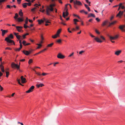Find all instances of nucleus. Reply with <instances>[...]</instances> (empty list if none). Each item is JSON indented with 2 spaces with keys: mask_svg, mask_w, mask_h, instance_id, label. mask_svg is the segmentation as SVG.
Instances as JSON below:
<instances>
[{
  "mask_svg": "<svg viewBox=\"0 0 125 125\" xmlns=\"http://www.w3.org/2000/svg\"><path fill=\"white\" fill-rule=\"evenodd\" d=\"M13 38V36L12 34H10L8 37H6L5 40L8 43L7 44L10 46V45H15V42L14 41L11 40Z\"/></svg>",
  "mask_w": 125,
  "mask_h": 125,
  "instance_id": "obj_1",
  "label": "nucleus"
},
{
  "mask_svg": "<svg viewBox=\"0 0 125 125\" xmlns=\"http://www.w3.org/2000/svg\"><path fill=\"white\" fill-rule=\"evenodd\" d=\"M55 6L54 4H52L50 5L49 6H47L46 9V14L48 15H50V12L53 11V7Z\"/></svg>",
  "mask_w": 125,
  "mask_h": 125,
  "instance_id": "obj_2",
  "label": "nucleus"
},
{
  "mask_svg": "<svg viewBox=\"0 0 125 125\" xmlns=\"http://www.w3.org/2000/svg\"><path fill=\"white\" fill-rule=\"evenodd\" d=\"M16 37L19 40V42L20 44H22L21 41L20 40L22 39V37H21L20 35H19L18 34V33H16Z\"/></svg>",
  "mask_w": 125,
  "mask_h": 125,
  "instance_id": "obj_3",
  "label": "nucleus"
},
{
  "mask_svg": "<svg viewBox=\"0 0 125 125\" xmlns=\"http://www.w3.org/2000/svg\"><path fill=\"white\" fill-rule=\"evenodd\" d=\"M18 14L16 13V20L18 22H22L23 21V19L20 18H18Z\"/></svg>",
  "mask_w": 125,
  "mask_h": 125,
  "instance_id": "obj_4",
  "label": "nucleus"
},
{
  "mask_svg": "<svg viewBox=\"0 0 125 125\" xmlns=\"http://www.w3.org/2000/svg\"><path fill=\"white\" fill-rule=\"evenodd\" d=\"M34 86H31L29 88V89L26 91V92L27 93H29L33 91V89L34 88Z\"/></svg>",
  "mask_w": 125,
  "mask_h": 125,
  "instance_id": "obj_5",
  "label": "nucleus"
},
{
  "mask_svg": "<svg viewBox=\"0 0 125 125\" xmlns=\"http://www.w3.org/2000/svg\"><path fill=\"white\" fill-rule=\"evenodd\" d=\"M22 28L23 27L21 26H16V29L19 32H23V31L22 30Z\"/></svg>",
  "mask_w": 125,
  "mask_h": 125,
  "instance_id": "obj_6",
  "label": "nucleus"
},
{
  "mask_svg": "<svg viewBox=\"0 0 125 125\" xmlns=\"http://www.w3.org/2000/svg\"><path fill=\"white\" fill-rule=\"evenodd\" d=\"M74 4H76L79 5H82V4L81 2L79 1H78L77 0L75 1H73Z\"/></svg>",
  "mask_w": 125,
  "mask_h": 125,
  "instance_id": "obj_7",
  "label": "nucleus"
},
{
  "mask_svg": "<svg viewBox=\"0 0 125 125\" xmlns=\"http://www.w3.org/2000/svg\"><path fill=\"white\" fill-rule=\"evenodd\" d=\"M21 83H24L26 82V79L23 77V76H21Z\"/></svg>",
  "mask_w": 125,
  "mask_h": 125,
  "instance_id": "obj_8",
  "label": "nucleus"
},
{
  "mask_svg": "<svg viewBox=\"0 0 125 125\" xmlns=\"http://www.w3.org/2000/svg\"><path fill=\"white\" fill-rule=\"evenodd\" d=\"M1 31H2V36H4L5 34L8 32V31L7 30H3L2 29L1 30Z\"/></svg>",
  "mask_w": 125,
  "mask_h": 125,
  "instance_id": "obj_9",
  "label": "nucleus"
},
{
  "mask_svg": "<svg viewBox=\"0 0 125 125\" xmlns=\"http://www.w3.org/2000/svg\"><path fill=\"white\" fill-rule=\"evenodd\" d=\"M68 10V9H67L65 11V13L64 12L62 14V16L64 18H65V17L67 16L68 15V12H67V11Z\"/></svg>",
  "mask_w": 125,
  "mask_h": 125,
  "instance_id": "obj_10",
  "label": "nucleus"
},
{
  "mask_svg": "<svg viewBox=\"0 0 125 125\" xmlns=\"http://www.w3.org/2000/svg\"><path fill=\"white\" fill-rule=\"evenodd\" d=\"M57 57L58 58L62 59L64 58L65 57L61 53H59L58 54Z\"/></svg>",
  "mask_w": 125,
  "mask_h": 125,
  "instance_id": "obj_11",
  "label": "nucleus"
},
{
  "mask_svg": "<svg viewBox=\"0 0 125 125\" xmlns=\"http://www.w3.org/2000/svg\"><path fill=\"white\" fill-rule=\"evenodd\" d=\"M118 35H116L114 37H113L111 36H110L109 38L110 40H113L115 39H117L118 38Z\"/></svg>",
  "mask_w": 125,
  "mask_h": 125,
  "instance_id": "obj_12",
  "label": "nucleus"
},
{
  "mask_svg": "<svg viewBox=\"0 0 125 125\" xmlns=\"http://www.w3.org/2000/svg\"><path fill=\"white\" fill-rule=\"evenodd\" d=\"M125 25H121L119 26V28L122 31H125V30L124 29V28H125Z\"/></svg>",
  "mask_w": 125,
  "mask_h": 125,
  "instance_id": "obj_13",
  "label": "nucleus"
},
{
  "mask_svg": "<svg viewBox=\"0 0 125 125\" xmlns=\"http://www.w3.org/2000/svg\"><path fill=\"white\" fill-rule=\"evenodd\" d=\"M94 39L96 41L98 42L101 43L102 42V41L99 38L97 37H95L94 38Z\"/></svg>",
  "mask_w": 125,
  "mask_h": 125,
  "instance_id": "obj_14",
  "label": "nucleus"
},
{
  "mask_svg": "<svg viewBox=\"0 0 125 125\" xmlns=\"http://www.w3.org/2000/svg\"><path fill=\"white\" fill-rule=\"evenodd\" d=\"M123 11L122 12L120 10L119 11L118 13L117 14L116 17H121V15H122L123 13Z\"/></svg>",
  "mask_w": 125,
  "mask_h": 125,
  "instance_id": "obj_15",
  "label": "nucleus"
},
{
  "mask_svg": "<svg viewBox=\"0 0 125 125\" xmlns=\"http://www.w3.org/2000/svg\"><path fill=\"white\" fill-rule=\"evenodd\" d=\"M23 53L26 55H28L30 54L29 52L27 51L24 50L22 51Z\"/></svg>",
  "mask_w": 125,
  "mask_h": 125,
  "instance_id": "obj_16",
  "label": "nucleus"
},
{
  "mask_svg": "<svg viewBox=\"0 0 125 125\" xmlns=\"http://www.w3.org/2000/svg\"><path fill=\"white\" fill-rule=\"evenodd\" d=\"M20 62L19 63V65H18V64H16V69H17V70H19V71L20 72H22V71L20 69Z\"/></svg>",
  "mask_w": 125,
  "mask_h": 125,
  "instance_id": "obj_17",
  "label": "nucleus"
},
{
  "mask_svg": "<svg viewBox=\"0 0 125 125\" xmlns=\"http://www.w3.org/2000/svg\"><path fill=\"white\" fill-rule=\"evenodd\" d=\"M108 22V20H106L104 21L103 22L102 25L103 26H104L106 25V24Z\"/></svg>",
  "mask_w": 125,
  "mask_h": 125,
  "instance_id": "obj_18",
  "label": "nucleus"
},
{
  "mask_svg": "<svg viewBox=\"0 0 125 125\" xmlns=\"http://www.w3.org/2000/svg\"><path fill=\"white\" fill-rule=\"evenodd\" d=\"M91 17H92L94 18L95 17V16L92 13H90L89 14L88 17L89 18Z\"/></svg>",
  "mask_w": 125,
  "mask_h": 125,
  "instance_id": "obj_19",
  "label": "nucleus"
},
{
  "mask_svg": "<svg viewBox=\"0 0 125 125\" xmlns=\"http://www.w3.org/2000/svg\"><path fill=\"white\" fill-rule=\"evenodd\" d=\"M121 51L119 50L116 52L115 53V54L117 55H118L121 52Z\"/></svg>",
  "mask_w": 125,
  "mask_h": 125,
  "instance_id": "obj_20",
  "label": "nucleus"
},
{
  "mask_svg": "<svg viewBox=\"0 0 125 125\" xmlns=\"http://www.w3.org/2000/svg\"><path fill=\"white\" fill-rule=\"evenodd\" d=\"M11 66L12 68H16V64L14 62H12L11 64Z\"/></svg>",
  "mask_w": 125,
  "mask_h": 125,
  "instance_id": "obj_21",
  "label": "nucleus"
},
{
  "mask_svg": "<svg viewBox=\"0 0 125 125\" xmlns=\"http://www.w3.org/2000/svg\"><path fill=\"white\" fill-rule=\"evenodd\" d=\"M19 14L20 16L21 17L22 16H23V13L22 12V10H21L20 9V10L19 12Z\"/></svg>",
  "mask_w": 125,
  "mask_h": 125,
  "instance_id": "obj_22",
  "label": "nucleus"
},
{
  "mask_svg": "<svg viewBox=\"0 0 125 125\" xmlns=\"http://www.w3.org/2000/svg\"><path fill=\"white\" fill-rule=\"evenodd\" d=\"M44 85L43 84H42V83H40L39 84H37L36 85V86L38 88H39V87H42Z\"/></svg>",
  "mask_w": 125,
  "mask_h": 125,
  "instance_id": "obj_23",
  "label": "nucleus"
},
{
  "mask_svg": "<svg viewBox=\"0 0 125 125\" xmlns=\"http://www.w3.org/2000/svg\"><path fill=\"white\" fill-rule=\"evenodd\" d=\"M47 50L46 48H45L44 49V50L40 51V52H38V53H36L34 55H37L38 54H39L40 53H42L43 52H44L46 50Z\"/></svg>",
  "mask_w": 125,
  "mask_h": 125,
  "instance_id": "obj_24",
  "label": "nucleus"
},
{
  "mask_svg": "<svg viewBox=\"0 0 125 125\" xmlns=\"http://www.w3.org/2000/svg\"><path fill=\"white\" fill-rule=\"evenodd\" d=\"M59 35H58L56 34L54 35H52V37L54 39H55L57 37H59Z\"/></svg>",
  "mask_w": 125,
  "mask_h": 125,
  "instance_id": "obj_25",
  "label": "nucleus"
},
{
  "mask_svg": "<svg viewBox=\"0 0 125 125\" xmlns=\"http://www.w3.org/2000/svg\"><path fill=\"white\" fill-rule=\"evenodd\" d=\"M84 5L85 7L88 9V11H90V8L88 7V6L87 5L85 4H84Z\"/></svg>",
  "mask_w": 125,
  "mask_h": 125,
  "instance_id": "obj_26",
  "label": "nucleus"
},
{
  "mask_svg": "<svg viewBox=\"0 0 125 125\" xmlns=\"http://www.w3.org/2000/svg\"><path fill=\"white\" fill-rule=\"evenodd\" d=\"M38 23L39 24H41L42 23H43L44 22V21L41 19V20H39L38 21Z\"/></svg>",
  "mask_w": 125,
  "mask_h": 125,
  "instance_id": "obj_27",
  "label": "nucleus"
},
{
  "mask_svg": "<svg viewBox=\"0 0 125 125\" xmlns=\"http://www.w3.org/2000/svg\"><path fill=\"white\" fill-rule=\"evenodd\" d=\"M43 21H44L46 23H50V22H49V21L46 19H45V18H44L43 19Z\"/></svg>",
  "mask_w": 125,
  "mask_h": 125,
  "instance_id": "obj_28",
  "label": "nucleus"
},
{
  "mask_svg": "<svg viewBox=\"0 0 125 125\" xmlns=\"http://www.w3.org/2000/svg\"><path fill=\"white\" fill-rule=\"evenodd\" d=\"M116 21H114L111 23H110L109 22V26H111V25H113L115 23H116Z\"/></svg>",
  "mask_w": 125,
  "mask_h": 125,
  "instance_id": "obj_29",
  "label": "nucleus"
},
{
  "mask_svg": "<svg viewBox=\"0 0 125 125\" xmlns=\"http://www.w3.org/2000/svg\"><path fill=\"white\" fill-rule=\"evenodd\" d=\"M54 43H52L50 44H48L47 45V47H51L52 45Z\"/></svg>",
  "mask_w": 125,
  "mask_h": 125,
  "instance_id": "obj_30",
  "label": "nucleus"
},
{
  "mask_svg": "<svg viewBox=\"0 0 125 125\" xmlns=\"http://www.w3.org/2000/svg\"><path fill=\"white\" fill-rule=\"evenodd\" d=\"M17 81L18 82V83L20 84V85H21L22 86H23L24 85L23 84H22L20 82V79H17Z\"/></svg>",
  "mask_w": 125,
  "mask_h": 125,
  "instance_id": "obj_31",
  "label": "nucleus"
},
{
  "mask_svg": "<svg viewBox=\"0 0 125 125\" xmlns=\"http://www.w3.org/2000/svg\"><path fill=\"white\" fill-rule=\"evenodd\" d=\"M61 30L60 29H59L57 31L56 34L58 35H59V34L61 32Z\"/></svg>",
  "mask_w": 125,
  "mask_h": 125,
  "instance_id": "obj_32",
  "label": "nucleus"
},
{
  "mask_svg": "<svg viewBox=\"0 0 125 125\" xmlns=\"http://www.w3.org/2000/svg\"><path fill=\"white\" fill-rule=\"evenodd\" d=\"M26 24H25L24 25V27L25 29H27V28H30V27L26 25Z\"/></svg>",
  "mask_w": 125,
  "mask_h": 125,
  "instance_id": "obj_33",
  "label": "nucleus"
},
{
  "mask_svg": "<svg viewBox=\"0 0 125 125\" xmlns=\"http://www.w3.org/2000/svg\"><path fill=\"white\" fill-rule=\"evenodd\" d=\"M122 3H120L119 4V7L118 8V10H119L120 9V8H121V6H122Z\"/></svg>",
  "mask_w": 125,
  "mask_h": 125,
  "instance_id": "obj_34",
  "label": "nucleus"
},
{
  "mask_svg": "<svg viewBox=\"0 0 125 125\" xmlns=\"http://www.w3.org/2000/svg\"><path fill=\"white\" fill-rule=\"evenodd\" d=\"M22 6L24 8H26L27 7L26 4H25V3L23 4Z\"/></svg>",
  "mask_w": 125,
  "mask_h": 125,
  "instance_id": "obj_35",
  "label": "nucleus"
},
{
  "mask_svg": "<svg viewBox=\"0 0 125 125\" xmlns=\"http://www.w3.org/2000/svg\"><path fill=\"white\" fill-rule=\"evenodd\" d=\"M26 42L25 41H23L22 42V43L24 45L26 46Z\"/></svg>",
  "mask_w": 125,
  "mask_h": 125,
  "instance_id": "obj_36",
  "label": "nucleus"
},
{
  "mask_svg": "<svg viewBox=\"0 0 125 125\" xmlns=\"http://www.w3.org/2000/svg\"><path fill=\"white\" fill-rule=\"evenodd\" d=\"M17 3L18 4H20L21 1V0H17Z\"/></svg>",
  "mask_w": 125,
  "mask_h": 125,
  "instance_id": "obj_37",
  "label": "nucleus"
},
{
  "mask_svg": "<svg viewBox=\"0 0 125 125\" xmlns=\"http://www.w3.org/2000/svg\"><path fill=\"white\" fill-rule=\"evenodd\" d=\"M6 77H8L9 73V72L6 71Z\"/></svg>",
  "mask_w": 125,
  "mask_h": 125,
  "instance_id": "obj_38",
  "label": "nucleus"
},
{
  "mask_svg": "<svg viewBox=\"0 0 125 125\" xmlns=\"http://www.w3.org/2000/svg\"><path fill=\"white\" fill-rule=\"evenodd\" d=\"M37 44L38 46L37 47V49H39L40 48V47L42 46L41 44Z\"/></svg>",
  "mask_w": 125,
  "mask_h": 125,
  "instance_id": "obj_39",
  "label": "nucleus"
},
{
  "mask_svg": "<svg viewBox=\"0 0 125 125\" xmlns=\"http://www.w3.org/2000/svg\"><path fill=\"white\" fill-rule=\"evenodd\" d=\"M25 4H26L27 5H28L29 6H30L31 5V3L30 2L29 3H25Z\"/></svg>",
  "mask_w": 125,
  "mask_h": 125,
  "instance_id": "obj_40",
  "label": "nucleus"
},
{
  "mask_svg": "<svg viewBox=\"0 0 125 125\" xmlns=\"http://www.w3.org/2000/svg\"><path fill=\"white\" fill-rule=\"evenodd\" d=\"M28 18H26V20L25 21V24H27L28 23Z\"/></svg>",
  "mask_w": 125,
  "mask_h": 125,
  "instance_id": "obj_41",
  "label": "nucleus"
},
{
  "mask_svg": "<svg viewBox=\"0 0 125 125\" xmlns=\"http://www.w3.org/2000/svg\"><path fill=\"white\" fill-rule=\"evenodd\" d=\"M32 62V59H30L28 63L29 64H30Z\"/></svg>",
  "mask_w": 125,
  "mask_h": 125,
  "instance_id": "obj_42",
  "label": "nucleus"
},
{
  "mask_svg": "<svg viewBox=\"0 0 125 125\" xmlns=\"http://www.w3.org/2000/svg\"><path fill=\"white\" fill-rule=\"evenodd\" d=\"M37 5H38L39 6H41V4H39L38 5V4H35L34 5V6H36V7H37L38 8L39 7L37 6Z\"/></svg>",
  "mask_w": 125,
  "mask_h": 125,
  "instance_id": "obj_43",
  "label": "nucleus"
},
{
  "mask_svg": "<svg viewBox=\"0 0 125 125\" xmlns=\"http://www.w3.org/2000/svg\"><path fill=\"white\" fill-rule=\"evenodd\" d=\"M95 32L97 34H99L100 33V32L97 30L95 29Z\"/></svg>",
  "mask_w": 125,
  "mask_h": 125,
  "instance_id": "obj_44",
  "label": "nucleus"
},
{
  "mask_svg": "<svg viewBox=\"0 0 125 125\" xmlns=\"http://www.w3.org/2000/svg\"><path fill=\"white\" fill-rule=\"evenodd\" d=\"M57 42L58 43H60L61 42V40L60 39H59L57 41Z\"/></svg>",
  "mask_w": 125,
  "mask_h": 125,
  "instance_id": "obj_45",
  "label": "nucleus"
},
{
  "mask_svg": "<svg viewBox=\"0 0 125 125\" xmlns=\"http://www.w3.org/2000/svg\"><path fill=\"white\" fill-rule=\"evenodd\" d=\"M84 51H82L79 52V54H82V53H83Z\"/></svg>",
  "mask_w": 125,
  "mask_h": 125,
  "instance_id": "obj_46",
  "label": "nucleus"
},
{
  "mask_svg": "<svg viewBox=\"0 0 125 125\" xmlns=\"http://www.w3.org/2000/svg\"><path fill=\"white\" fill-rule=\"evenodd\" d=\"M74 53L73 52H72L71 54H70L68 56V57H71L72 56H73V55L74 54Z\"/></svg>",
  "mask_w": 125,
  "mask_h": 125,
  "instance_id": "obj_47",
  "label": "nucleus"
},
{
  "mask_svg": "<svg viewBox=\"0 0 125 125\" xmlns=\"http://www.w3.org/2000/svg\"><path fill=\"white\" fill-rule=\"evenodd\" d=\"M73 21L74 22H78L79 21V20L76 19H73Z\"/></svg>",
  "mask_w": 125,
  "mask_h": 125,
  "instance_id": "obj_48",
  "label": "nucleus"
},
{
  "mask_svg": "<svg viewBox=\"0 0 125 125\" xmlns=\"http://www.w3.org/2000/svg\"><path fill=\"white\" fill-rule=\"evenodd\" d=\"M0 67L1 69L4 68V66L2 65L1 64L0 65Z\"/></svg>",
  "mask_w": 125,
  "mask_h": 125,
  "instance_id": "obj_49",
  "label": "nucleus"
},
{
  "mask_svg": "<svg viewBox=\"0 0 125 125\" xmlns=\"http://www.w3.org/2000/svg\"><path fill=\"white\" fill-rule=\"evenodd\" d=\"M59 63V62H56L55 63H53L54 66V67L56 65V64H58Z\"/></svg>",
  "mask_w": 125,
  "mask_h": 125,
  "instance_id": "obj_50",
  "label": "nucleus"
},
{
  "mask_svg": "<svg viewBox=\"0 0 125 125\" xmlns=\"http://www.w3.org/2000/svg\"><path fill=\"white\" fill-rule=\"evenodd\" d=\"M95 20L98 21L99 22L100 21V20L98 18H97L95 19Z\"/></svg>",
  "mask_w": 125,
  "mask_h": 125,
  "instance_id": "obj_51",
  "label": "nucleus"
},
{
  "mask_svg": "<svg viewBox=\"0 0 125 125\" xmlns=\"http://www.w3.org/2000/svg\"><path fill=\"white\" fill-rule=\"evenodd\" d=\"M68 5V4H66L65 5V9H64L65 10H66H66L67 9V6Z\"/></svg>",
  "mask_w": 125,
  "mask_h": 125,
  "instance_id": "obj_52",
  "label": "nucleus"
},
{
  "mask_svg": "<svg viewBox=\"0 0 125 125\" xmlns=\"http://www.w3.org/2000/svg\"><path fill=\"white\" fill-rule=\"evenodd\" d=\"M89 35H90L92 37H95V36L92 34L91 33H89Z\"/></svg>",
  "mask_w": 125,
  "mask_h": 125,
  "instance_id": "obj_53",
  "label": "nucleus"
},
{
  "mask_svg": "<svg viewBox=\"0 0 125 125\" xmlns=\"http://www.w3.org/2000/svg\"><path fill=\"white\" fill-rule=\"evenodd\" d=\"M84 11H85L84 10H82L80 11V12L81 13H84Z\"/></svg>",
  "mask_w": 125,
  "mask_h": 125,
  "instance_id": "obj_54",
  "label": "nucleus"
},
{
  "mask_svg": "<svg viewBox=\"0 0 125 125\" xmlns=\"http://www.w3.org/2000/svg\"><path fill=\"white\" fill-rule=\"evenodd\" d=\"M5 49L6 50L8 49L9 50H11V49L10 47H6L5 48Z\"/></svg>",
  "mask_w": 125,
  "mask_h": 125,
  "instance_id": "obj_55",
  "label": "nucleus"
},
{
  "mask_svg": "<svg viewBox=\"0 0 125 125\" xmlns=\"http://www.w3.org/2000/svg\"><path fill=\"white\" fill-rule=\"evenodd\" d=\"M89 4H90L91 3V2L88 1V0H85Z\"/></svg>",
  "mask_w": 125,
  "mask_h": 125,
  "instance_id": "obj_56",
  "label": "nucleus"
},
{
  "mask_svg": "<svg viewBox=\"0 0 125 125\" xmlns=\"http://www.w3.org/2000/svg\"><path fill=\"white\" fill-rule=\"evenodd\" d=\"M100 37L103 40H105L104 38V37H103V36H101Z\"/></svg>",
  "mask_w": 125,
  "mask_h": 125,
  "instance_id": "obj_57",
  "label": "nucleus"
},
{
  "mask_svg": "<svg viewBox=\"0 0 125 125\" xmlns=\"http://www.w3.org/2000/svg\"><path fill=\"white\" fill-rule=\"evenodd\" d=\"M68 32L70 33H71L72 32L70 30V28H69L68 29Z\"/></svg>",
  "mask_w": 125,
  "mask_h": 125,
  "instance_id": "obj_58",
  "label": "nucleus"
},
{
  "mask_svg": "<svg viewBox=\"0 0 125 125\" xmlns=\"http://www.w3.org/2000/svg\"><path fill=\"white\" fill-rule=\"evenodd\" d=\"M0 88L1 91H2L3 90V88L0 85Z\"/></svg>",
  "mask_w": 125,
  "mask_h": 125,
  "instance_id": "obj_59",
  "label": "nucleus"
},
{
  "mask_svg": "<svg viewBox=\"0 0 125 125\" xmlns=\"http://www.w3.org/2000/svg\"><path fill=\"white\" fill-rule=\"evenodd\" d=\"M121 8L122 9H125V7L124 6H123L122 5V6H121Z\"/></svg>",
  "mask_w": 125,
  "mask_h": 125,
  "instance_id": "obj_60",
  "label": "nucleus"
},
{
  "mask_svg": "<svg viewBox=\"0 0 125 125\" xmlns=\"http://www.w3.org/2000/svg\"><path fill=\"white\" fill-rule=\"evenodd\" d=\"M26 36V35H25V34L23 35L22 36L23 37H22V39H24L25 38Z\"/></svg>",
  "mask_w": 125,
  "mask_h": 125,
  "instance_id": "obj_61",
  "label": "nucleus"
},
{
  "mask_svg": "<svg viewBox=\"0 0 125 125\" xmlns=\"http://www.w3.org/2000/svg\"><path fill=\"white\" fill-rule=\"evenodd\" d=\"M74 7L76 9H77L78 8V7L76 4H74Z\"/></svg>",
  "mask_w": 125,
  "mask_h": 125,
  "instance_id": "obj_62",
  "label": "nucleus"
},
{
  "mask_svg": "<svg viewBox=\"0 0 125 125\" xmlns=\"http://www.w3.org/2000/svg\"><path fill=\"white\" fill-rule=\"evenodd\" d=\"M47 74L44 73H42V75L43 76H45V75Z\"/></svg>",
  "mask_w": 125,
  "mask_h": 125,
  "instance_id": "obj_63",
  "label": "nucleus"
},
{
  "mask_svg": "<svg viewBox=\"0 0 125 125\" xmlns=\"http://www.w3.org/2000/svg\"><path fill=\"white\" fill-rule=\"evenodd\" d=\"M41 38L42 40H43L44 39L43 37V36L42 35H41Z\"/></svg>",
  "mask_w": 125,
  "mask_h": 125,
  "instance_id": "obj_64",
  "label": "nucleus"
}]
</instances>
